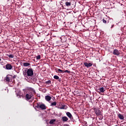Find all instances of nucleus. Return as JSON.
Returning a JSON list of instances; mask_svg holds the SVG:
<instances>
[{"instance_id": "1", "label": "nucleus", "mask_w": 126, "mask_h": 126, "mask_svg": "<svg viewBox=\"0 0 126 126\" xmlns=\"http://www.w3.org/2000/svg\"><path fill=\"white\" fill-rule=\"evenodd\" d=\"M23 75L25 77L28 78L29 77H32L34 75V72L33 71V69L32 68H26L23 71Z\"/></svg>"}, {"instance_id": "2", "label": "nucleus", "mask_w": 126, "mask_h": 126, "mask_svg": "<svg viewBox=\"0 0 126 126\" xmlns=\"http://www.w3.org/2000/svg\"><path fill=\"white\" fill-rule=\"evenodd\" d=\"M35 94H36V92H35V91H30L26 94V98L27 100H30L31 98H33Z\"/></svg>"}, {"instance_id": "3", "label": "nucleus", "mask_w": 126, "mask_h": 126, "mask_svg": "<svg viewBox=\"0 0 126 126\" xmlns=\"http://www.w3.org/2000/svg\"><path fill=\"white\" fill-rule=\"evenodd\" d=\"M35 108L37 109H40L41 110H46L47 106L44 103L42 102H37L35 105Z\"/></svg>"}, {"instance_id": "4", "label": "nucleus", "mask_w": 126, "mask_h": 126, "mask_svg": "<svg viewBox=\"0 0 126 126\" xmlns=\"http://www.w3.org/2000/svg\"><path fill=\"white\" fill-rule=\"evenodd\" d=\"M59 106L61 107H59L56 106V108L58 107V109H60L61 110H63V109L66 110V109H67V106H66L65 104L63 105V104L61 102L59 103Z\"/></svg>"}, {"instance_id": "5", "label": "nucleus", "mask_w": 126, "mask_h": 126, "mask_svg": "<svg viewBox=\"0 0 126 126\" xmlns=\"http://www.w3.org/2000/svg\"><path fill=\"white\" fill-rule=\"evenodd\" d=\"M5 80L6 82H11V76L7 75L6 77H5Z\"/></svg>"}, {"instance_id": "6", "label": "nucleus", "mask_w": 126, "mask_h": 126, "mask_svg": "<svg viewBox=\"0 0 126 126\" xmlns=\"http://www.w3.org/2000/svg\"><path fill=\"white\" fill-rule=\"evenodd\" d=\"M71 2H72V0H67L65 2V4L66 6L69 7L71 5Z\"/></svg>"}, {"instance_id": "7", "label": "nucleus", "mask_w": 126, "mask_h": 126, "mask_svg": "<svg viewBox=\"0 0 126 126\" xmlns=\"http://www.w3.org/2000/svg\"><path fill=\"white\" fill-rule=\"evenodd\" d=\"M6 69L7 70H10L12 69V65L11 64L7 63L5 65Z\"/></svg>"}, {"instance_id": "8", "label": "nucleus", "mask_w": 126, "mask_h": 126, "mask_svg": "<svg viewBox=\"0 0 126 126\" xmlns=\"http://www.w3.org/2000/svg\"><path fill=\"white\" fill-rule=\"evenodd\" d=\"M95 114L96 116H101V115H102V112H101V110H100V109H97L95 111Z\"/></svg>"}, {"instance_id": "9", "label": "nucleus", "mask_w": 126, "mask_h": 126, "mask_svg": "<svg viewBox=\"0 0 126 126\" xmlns=\"http://www.w3.org/2000/svg\"><path fill=\"white\" fill-rule=\"evenodd\" d=\"M113 54L115 55V56H120V51H119L118 49H114Z\"/></svg>"}, {"instance_id": "10", "label": "nucleus", "mask_w": 126, "mask_h": 126, "mask_svg": "<svg viewBox=\"0 0 126 126\" xmlns=\"http://www.w3.org/2000/svg\"><path fill=\"white\" fill-rule=\"evenodd\" d=\"M97 92L98 93H104L105 92V89L103 87L97 89Z\"/></svg>"}, {"instance_id": "11", "label": "nucleus", "mask_w": 126, "mask_h": 126, "mask_svg": "<svg viewBox=\"0 0 126 126\" xmlns=\"http://www.w3.org/2000/svg\"><path fill=\"white\" fill-rule=\"evenodd\" d=\"M84 64L85 66H86L87 67H90V66H92L93 65L92 63H88L87 62H85Z\"/></svg>"}, {"instance_id": "12", "label": "nucleus", "mask_w": 126, "mask_h": 126, "mask_svg": "<svg viewBox=\"0 0 126 126\" xmlns=\"http://www.w3.org/2000/svg\"><path fill=\"white\" fill-rule=\"evenodd\" d=\"M45 99L46 101H47V102H50L52 99V97L50 96V95H46L45 96Z\"/></svg>"}, {"instance_id": "13", "label": "nucleus", "mask_w": 126, "mask_h": 126, "mask_svg": "<svg viewBox=\"0 0 126 126\" xmlns=\"http://www.w3.org/2000/svg\"><path fill=\"white\" fill-rule=\"evenodd\" d=\"M54 79H56V80H58V81H59V82H61V78H60V77H59V76H58V75H54Z\"/></svg>"}, {"instance_id": "14", "label": "nucleus", "mask_w": 126, "mask_h": 126, "mask_svg": "<svg viewBox=\"0 0 126 126\" xmlns=\"http://www.w3.org/2000/svg\"><path fill=\"white\" fill-rule=\"evenodd\" d=\"M56 72L58 73H63V70L61 69H55Z\"/></svg>"}, {"instance_id": "15", "label": "nucleus", "mask_w": 126, "mask_h": 126, "mask_svg": "<svg viewBox=\"0 0 126 126\" xmlns=\"http://www.w3.org/2000/svg\"><path fill=\"white\" fill-rule=\"evenodd\" d=\"M66 115L67 117L69 118V119H71L72 118V115H71V113H70V112H66Z\"/></svg>"}, {"instance_id": "16", "label": "nucleus", "mask_w": 126, "mask_h": 126, "mask_svg": "<svg viewBox=\"0 0 126 126\" xmlns=\"http://www.w3.org/2000/svg\"><path fill=\"white\" fill-rule=\"evenodd\" d=\"M63 122H67L68 121V118L67 117L64 116L62 117Z\"/></svg>"}, {"instance_id": "17", "label": "nucleus", "mask_w": 126, "mask_h": 126, "mask_svg": "<svg viewBox=\"0 0 126 126\" xmlns=\"http://www.w3.org/2000/svg\"><path fill=\"white\" fill-rule=\"evenodd\" d=\"M118 118H119L120 119V120H124V119H125V117H124V115H122L121 114H118Z\"/></svg>"}, {"instance_id": "18", "label": "nucleus", "mask_w": 126, "mask_h": 126, "mask_svg": "<svg viewBox=\"0 0 126 126\" xmlns=\"http://www.w3.org/2000/svg\"><path fill=\"white\" fill-rule=\"evenodd\" d=\"M6 56L7 57H8L11 59H13V58H14V56L12 54H11V55L6 54Z\"/></svg>"}, {"instance_id": "19", "label": "nucleus", "mask_w": 126, "mask_h": 126, "mask_svg": "<svg viewBox=\"0 0 126 126\" xmlns=\"http://www.w3.org/2000/svg\"><path fill=\"white\" fill-rule=\"evenodd\" d=\"M23 65L24 66H29V65H30V63H24Z\"/></svg>"}, {"instance_id": "20", "label": "nucleus", "mask_w": 126, "mask_h": 126, "mask_svg": "<svg viewBox=\"0 0 126 126\" xmlns=\"http://www.w3.org/2000/svg\"><path fill=\"white\" fill-rule=\"evenodd\" d=\"M50 106H57V102L54 101L53 102H52L50 104Z\"/></svg>"}, {"instance_id": "21", "label": "nucleus", "mask_w": 126, "mask_h": 126, "mask_svg": "<svg viewBox=\"0 0 126 126\" xmlns=\"http://www.w3.org/2000/svg\"><path fill=\"white\" fill-rule=\"evenodd\" d=\"M54 122H56V120L53 119L49 122V124H50V125H53Z\"/></svg>"}, {"instance_id": "22", "label": "nucleus", "mask_w": 126, "mask_h": 126, "mask_svg": "<svg viewBox=\"0 0 126 126\" xmlns=\"http://www.w3.org/2000/svg\"><path fill=\"white\" fill-rule=\"evenodd\" d=\"M65 72L66 73H70V71L68 70H63V73Z\"/></svg>"}, {"instance_id": "23", "label": "nucleus", "mask_w": 126, "mask_h": 126, "mask_svg": "<svg viewBox=\"0 0 126 126\" xmlns=\"http://www.w3.org/2000/svg\"><path fill=\"white\" fill-rule=\"evenodd\" d=\"M36 60H40L41 59V55H39L36 57Z\"/></svg>"}, {"instance_id": "24", "label": "nucleus", "mask_w": 126, "mask_h": 126, "mask_svg": "<svg viewBox=\"0 0 126 126\" xmlns=\"http://www.w3.org/2000/svg\"><path fill=\"white\" fill-rule=\"evenodd\" d=\"M45 83L46 84H51V80H48V81H46Z\"/></svg>"}, {"instance_id": "25", "label": "nucleus", "mask_w": 126, "mask_h": 126, "mask_svg": "<svg viewBox=\"0 0 126 126\" xmlns=\"http://www.w3.org/2000/svg\"><path fill=\"white\" fill-rule=\"evenodd\" d=\"M102 21L103 23H107V21L105 19H103Z\"/></svg>"}, {"instance_id": "26", "label": "nucleus", "mask_w": 126, "mask_h": 126, "mask_svg": "<svg viewBox=\"0 0 126 126\" xmlns=\"http://www.w3.org/2000/svg\"><path fill=\"white\" fill-rule=\"evenodd\" d=\"M17 96H19V98H21V96L19 94H17Z\"/></svg>"}, {"instance_id": "27", "label": "nucleus", "mask_w": 126, "mask_h": 126, "mask_svg": "<svg viewBox=\"0 0 126 126\" xmlns=\"http://www.w3.org/2000/svg\"><path fill=\"white\" fill-rule=\"evenodd\" d=\"M1 61V59L0 58V62Z\"/></svg>"}, {"instance_id": "28", "label": "nucleus", "mask_w": 126, "mask_h": 126, "mask_svg": "<svg viewBox=\"0 0 126 126\" xmlns=\"http://www.w3.org/2000/svg\"><path fill=\"white\" fill-rule=\"evenodd\" d=\"M33 99H34V97H32Z\"/></svg>"}]
</instances>
